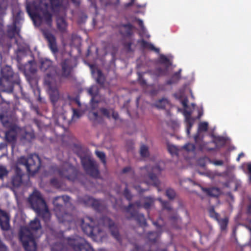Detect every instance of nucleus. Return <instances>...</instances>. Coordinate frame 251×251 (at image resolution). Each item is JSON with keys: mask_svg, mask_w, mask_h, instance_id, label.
<instances>
[{"mask_svg": "<svg viewBox=\"0 0 251 251\" xmlns=\"http://www.w3.org/2000/svg\"><path fill=\"white\" fill-rule=\"evenodd\" d=\"M50 3L53 9L58 8L61 5L59 0H41L39 2H34L31 4L27 3L26 11L32 19L38 18L50 27L52 15L49 11L50 8Z\"/></svg>", "mask_w": 251, "mask_h": 251, "instance_id": "obj_1", "label": "nucleus"}, {"mask_svg": "<svg viewBox=\"0 0 251 251\" xmlns=\"http://www.w3.org/2000/svg\"><path fill=\"white\" fill-rule=\"evenodd\" d=\"M42 228L40 220L35 218L30 221L28 226L21 227L19 232L20 240L26 251H36V233Z\"/></svg>", "mask_w": 251, "mask_h": 251, "instance_id": "obj_2", "label": "nucleus"}, {"mask_svg": "<svg viewBox=\"0 0 251 251\" xmlns=\"http://www.w3.org/2000/svg\"><path fill=\"white\" fill-rule=\"evenodd\" d=\"M31 207L41 217L45 222H48L50 218V214L46 203L38 191H34L28 199Z\"/></svg>", "mask_w": 251, "mask_h": 251, "instance_id": "obj_3", "label": "nucleus"}, {"mask_svg": "<svg viewBox=\"0 0 251 251\" xmlns=\"http://www.w3.org/2000/svg\"><path fill=\"white\" fill-rule=\"evenodd\" d=\"M16 165L25 166L29 175L34 176L40 168L41 160L39 156L35 154L28 157L21 156L18 159Z\"/></svg>", "mask_w": 251, "mask_h": 251, "instance_id": "obj_4", "label": "nucleus"}, {"mask_svg": "<svg viewBox=\"0 0 251 251\" xmlns=\"http://www.w3.org/2000/svg\"><path fill=\"white\" fill-rule=\"evenodd\" d=\"M82 165L86 172L93 177H99L100 172L98 165L95 161L91 158L88 154L80 155Z\"/></svg>", "mask_w": 251, "mask_h": 251, "instance_id": "obj_5", "label": "nucleus"}, {"mask_svg": "<svg viewBox=\"0 0 251 251\" xmlns=\"http://www.w3.org/2000/svg\"><path fill=\"white\" fill-rule=\"evenodd\" d=\"M24 175V173L20 167L16 165L14 168V174L6 183V187L13 191L19 188L23 184V177Z\"/></svg>", "mask_w": 251, "mask_h": 251, "instance_id": "obj_6", "label": "nucleus"}, {"mask_svg": "<svg viewBox=\"0 0 251 251\" xmlns=\"http://www.w3.org/2000/svg\"><path fill=\"white\" fill-rule=\"evenodd\" d=\"M17 119L11 110L7 107H1L0 111V121L5 128L18 126Z\"/></svg>", "mask_w": 251, "mask_h": 251, "instance_id": "obj_7", "label": "nucleus"}, {"mask_svg": "<svg viewBox=\"0 0 251 251\" xmlns=\"http://www.w3.org/2000/svg\"><path fill=\"white\" fill-rule=\"evenodd\" d=\"M68 244L75 251H94L87 242L83 238L78 236L68 238Z\"/></svg>", "mask_w": 251, "mask_h": 251, "instance_id": "obj_8", "label": "nucleus"}, {"mask_svg": "<svg viewBox=\"0 0 251 251\" xmlns=\"http://www.w3.org/2000/svg\"><path fill=\"white\" fill-rule=\"evenodd\" d=\"M162 169L158 165H156L152 167L147 168V174L145 175V178L147 180V183L152 184L156 187H158L160 182L158 179V176L161 174Z\"/></svg>", "mask_w": 251, "mask_h": 251, "instance_id": "obj_9", "label": "nucleus"}, {"mask_svg": "<svg viewBox=\"0 0 251 251\" xmlns=\"http://www.w3.org/2000/svg\"><path fill=\"white\" fill-rule=\"evenodd\" d=\"M45 84L49 90L50 100L53 105L59 99V93L57 89L56 79L47 76L45 80Z\"/></svg>", "mask_w": 251, "mask_h": 251, "instance_id": "obj_10", "label": "nucleus"}, {"mask_svg": "<svg viewBox=\"0 0 251 251\" xmlns=\"http://www.w3.org/2000/svg\"><path fill=\"white\" fill-rule=\"evenodd\" d=\"M58 174L62 178L74 181L76 178L77 171L75 168L68 164H64L58 169Z\"/></svg>", "mask_w": 251, "mask_h": 251, "instance_id": "obj_11", "label": "nucleus"}, {"mask_svg": "<svg viewBox=\"0 0 251 251\" xmlns=\"http://www.w3.org/2000/svg\"><path fill=\"white\" fill-rule=\"evenodd\" d=\"M98 225L99 226L108 227L112 236L117 241L120 240L118 226L111 219L107 217H102L99 219Z\"/></svg>", "mask_w": 251, "mask_h": 251, "instance_id": "obj_12", "label": "nucleus"}, {"mask_svg": "<svg viewBox=\"0 0 251 251\" xmlns=\"http://www.w3.org/2000/svg\"><path fill=\"white\" fill-rule=\"evenodd\" d=\"M134 206V204L130 203L128 207L126 208L127 214L126 215V218L129 220L134 219L140 226H146L147 222L143 214L138 213L136 210H131Z\"/></svg>", "mask_w": 251, "mask_h": 251, "instance_id": "obj_13", "label": "nucleus"}, {"mask_svg": "<svg viewBox=\"0 0 251 251\" xmlns=\"http://www.w3.org/2000/svg\"><path fill=\"white\" fill-rule=\"evenodd\" d=\"M41 70L46 73L44 78V80L47 76H50L53 79H56V75L57 74V67L52 64L51 60L48 59H45L41 61Z\"/></svg>", "mask_w": 251, "mask_h": 251, "instance_id": "obj_14", "label": "nucleus"}, {"mask_svg": "<svg viewBox=\"0 0 251 251\" xmlns=\"http://www.w3.org/2000/svg\"><path fill=\"white\" fill-rule=\"evenodd\" d=\"M61 70L60 76L64 78H71L73 77L74 66L73 61L69 59H66L61 63Z\"/></svg>", "mask_w": 251, "mask_h": 251, "instance_id": "obj_15", "label": "nucleus"}, {"mask_svg": "<svg viewBox=\"0 0 251 251\" xmlns=\"http://www.w3.org/2000/svg\"><path fill=\"white\" fill-rule=\"evenodd\" d=\"M20 83V80L16 82L13 79L0 78V87L1 90L9 93L13 92L14 86H17L22 91V88Z\"/></svg>", "mask_w": 251, "mask_h": 251, "instance_id": "obj_16", "label": "nucleus"}, {"mask_svg": "<svg viewBox=\"0 0 251 251\" xmlns=\"http://www.w3.org/2000/svg\"><path fill=\"white\" fill-rule=\"evenodd\" d=\"M7 128L8 130L5 132L4 138L5 141L7 143L11 145L12 148H13L17 142V135L19 134L20 127L17 126Z\"/></svg>", "mask_w": 251, "mask_h": 251, "instance_id": "obj_17", "label": "nucleus"}, {"mask_svg": "<svg viewBox=\"0 0 251 251\" xmlns=\"http://www.w3.org/2000/svg\"><path fill=\"white\" fill-rule=\"evenodd\" d=\"M100 88L98 85H93L86 89L87 93L91 97L90 104L92 109L97 108L100 102V100H97L96 97L99 95Z\"/></svg>", "mask_w": 251, "mask_h": 251, "instance_id": "obj_18", "label": "nucleus"}, {"mask_svg": "<svg viewBox=\"0 0 251 251\" xmlns=\"http://www.w3.org/2000/svg\"><path fill=\"white\" fill-rule=\"evenodd\" d=\"M81 228L86 235L92 236L94 235V232L96 228L95 224L92 218L86 217L81 220Z\"/></svg>", "mask_w": 251, "mask_h": 251, "instance_id": "obj_19", "label": "nucleus"}, {"mask_svg": "<svg viewBox=\"0 0 251 251\" xmlns=\"http://www.w3.org/2000/svg\"><path fill=\"white\" fill-rule=\"evenodd\" d=\"M0 78L13 79L16 82L20 80L19 74L14 73L11 67L8 65L1 68Z\"/></svg>", "mask_w": 251, "mask_h": 251, "instance_id": "obj_20", "label": "nucleus"}, {"mask_svg": "<svg viewBox=\"0 0 251 251\" xmlns=\"http://www.w3.org/2000/svg\"><path fill=\"white\" fill-rule=\"evenodd\" d=\"M43 35L48 42L49 48L54 55L58 52L56 37L49 31H44Z\"/></svg>", "mask_w": 251, "mask_h": 251, "instance_id": "obj_21", "label": "nucleus"}, {"mask_svg": "<svg viewBox=\"0 0 251 251\" xmlns=\"http://www.w3.org/2000/svg\"><path fill=\"white\" fill-rule=\"evenodd\" d=\"M10 219L9 213L0 208V227L2 230L8 231L10 229Z\"/></svg>", "mask_w": 251, "mask_h": 251, "instance_id": "obj_22", "label": "nucleus"}, {"mask_svg": "<svg viewBox=\"0 0 251 251\" xmlns=\"http://www.w3.org/2000/svg\"><path fill=\"white\" fill-rule=\"evenodd\" d=\"M20 135V140L24 144L27 142H30L33 139L35 138L34 133L31 130H27L25 128L20 127L19 131Z\"/></svg>", "mask_w": 251, "mask_h": 251, "instance_id": "obj_23", "label": "nucleus"}, {"mask_svg": "<svg viewBox=\"0 0 251 251\" xmlns=\"http://www.w3.org/2000/svg\"><path fill=\"white\" fill-rule=\"evenodd\" d=\"M192 111L184 109L183 112L185 117V123L186 126V132L188 135L190 134V129L194 125L196 118L192 117Z\"/></svg>", "mask_w": 251, "mask_h": 251, "instance_id": "obj_24", "label": "nucleus"}, {"mask_svg": "<svg viewBox=\"0 0 251 251\" xmlns=\"http://www.w3.org/2000/svg\"><path fill=\"white\" fill-rule=\"evenodd\" d=\"M70 198L68 196H57L53 200L54 209L55 211H61L63 208V204L69 201Z\"/></svg>", "mask_w": 251, "mask_h": 251, "instance_id": "obj_25", "label": "nucleus"}, {"mask_svg": "<svg viewBox=\"0 0 251 251\" xmlns=\"http://www.w3.org/2000/svg\"><path fill=\"white\" fill-rule=\"evenodd\" d=\"M201 190L207 195L211 197H218L220 194V190L216 187L204 188L201 187Z\"/></svg>", "mask_w": 251, "mask_h": 251, "instance_id": "obj_26", "label": "nucleus"}, {"mask_svg": "<svg viewBox=\"0 0 251 251\" xmlns=\"http://www.w3.org/2000/svg\"><path fill=\"white\" fill-rule=\"evenodd\" d=\"M26 80L29 82L30 85L35 86L37 84L39 79V76L37 73H25L24 74Z\"/></svg>", "mask_w": 251, "mask_h": 251, "instance_id": "obj_27", "label": "nucleus"}, {"mask_svg": "<svg viewBox=\"0 0 251 251\" xmlns=\"http://www.w3.org/2000/svg\"><path fill=\"white\" fill-rule=\"evenodd\" d=\"M119 29L121 34L124 36H130L132 34V27L130 24L122 25Z\"/></svg>", "mask_w": 251, "mask_h": 251, "instance_id": "obj_28", "label": "nucleus"}, {"mask_svg": "<svg viewBox=\"0 0 251 251\" xmlns=\"http://www.w3.org/2000/svg\"><path fill=\"white\" fill-rule=\"evenodd\" d=\"M19 33V29L17 28L15 24L8 26L7 34L10 38H12Z\"/></svg>", "mask_w": 251, "mask_h": 251, "instance_id": "obj_29", "label": "nucleus"}, {"mask_svg": "<svg viewBox=\"0 0 251 251\" xmlns=\"http://www.w3.org/2000/svg\"><path fill=\"white\" fill-rule=\"evenodd\" d=\"M56 22L58 30L61 32H64L67 27V24L65 19L63 17H59L57 18Z\"/></svg>", "mask_w": 251, "mask_h": 251, "instance_id": "obj_30", "label": "nucleus"}, {"mask_svg": "<svg viewBox=\"0 0 251 251\" xmlns=\"http://www.w3.org/2000/svg\"><path fill=\"white\" fill-rule=\"evenodd\" d=\"M37 70L36 68V66L35 64L32 62L29 61L28 63L26 64L25 68L24 71V74L25 73H27V74L29 73H37Z\"/></svg>", "mask_w": 251, "mask_h": 251, "instance_id": "obj_31", "label": "nucleus"}, {"mask_svg": "<svg viewBox=\"0 0 251 251\" xmlns=\"http://www.w3.org/2000/svg\"><path fill=\"white\" fill-rule=\"evenodd\" d=\"M174 96L176 97V99L180 100V102L185 108L188 107L187 103L188 100L186 98H185L184 96L183 92H180L179 93H176L174 94Z\"/></svg>", "mask_w": 251, "mask_h": 251, "instance_id": "obj_32", "label": "nucleus"}, {"mask_svg": "<svg viewBox=\"0 0 251 251\" xmlns=\"http://www.w3.org/2000/svg\"><path fill=\"white\" fill-rule=\"evenodd\" d=\"M169 104V101L167 99L162 98L156 101L154 103V106L159 109H164Z\"/></svg>", "mask_w": 251, "mask_h": 251, "instance_id": "obj_33", "label": "nucleus"}, {"mask_svg": "<svg viewBox=\"0 0 251 251\" xmlns=\"http://www.w3.org/2000/svg\"><path fill=\"white\" fill-rule=\"evenodd\" d=\"M96 81L100 85L99 87L100 88L104 86L105 78L101 72L100 70L97 71V77L96 78Z\"/></svg>", "mask_w": 251, "mask_h": 251, "instance_id": "obj_34", "label": "nucleus"}, {"mask_svg": "<svg viewBox=\"0 0 251 251\" xmlns=\"http://www.w3.org/2000/svg\"><path fill=\"white\" fill-rule=\"evenodd\" d=\"M143 207L148 209L150 208L154 202V199L151 197H146L144 198Z\"/></svg>", "mask_w": 251, "mask_h": 251, "instance_id": "obj_35", "label": "nucleus"}, {"mask_svg": "<svg viewBox=\"0 0 251 251\" xmlns=\"http://www.w3.org/2000/svg\"><path fill=\"white\" fill-rule=\"evenodd\" d=\"M8 6V0H0V14H6V11Z\"/></svg>", "mask_w": 251, "mask_h": 251, "instance_id": "obj_36", "label": "nucleus"}, {"mask_svg": "<svg viewBox=\"0 0 251 251\" xmlns=\"http://www.w3.org/2000/svg\"><path fill=\"white\" fill-rule=\"evenodd\" d=\"M180 72L181 70H179L178 72H176L171 78L167 81V83L168 84H172L177 82L180 78Z\"/></svg>", "mask_w": 251, "mask_h": 251, "instance_id": "obj_37", "label": "nucleus"}, {"mask_svg": "<svg viewBox=\"0 0 251 251\" xmlns=\"http://www.w3.org/2000/svg\"><path fill=\"white\" fill-rule=\"evenodd\" d=\"M140 154L142 157H148L149 155L148 147L145 145H142L140 147Z\"/></svg>", "mask_w": 251, "mask_h": 251, "instance_id": "obj_38", "label": "nucleus"}, {"mask_svg": "<svg viewBox=\"0 0 251 251\" xmlns=\"http://www.w3.org/2000/svg\"><path fill=\"white\" fill-rule=\"evenodd\" d=\"M160 61L161 64L164 65L166 67L168 68L171 65V63L169 59L164 55L161 54L160 56Z\"/></svg>", "mask_w": 251, "mask_h": 251, "instance_id": "obj_39", "label": "nucleus"}, {"mask_svg": "<svg viewBox=\"0 0 251 251\" xmlns=\"http://www.w3.org/2000/svg\"><path fill=\"white\" fill-rule=\"evenodd\" d=\"M52 251H65V248L61 243L54 244L52 248Z\"/></svg>", "mask_w": 251, "mask_h": 251, "instance_id": "obj_40", "label": "nucleus"}, {"mask_svg": "<svg viewBox=\"0 0 251 251\" xmlns=\"http://www.w3.org/2000/svg\"><path fill=\"white\" fill-rule=\"evenodd\" d=\"M92 116H90V118L93 122L96 123H100L102 121V118L101 116H99L97 112H92L91 113Z\"/></svg>", "mask_w": 251, "mask_h": 251, "instance_id": "obj_41", "label": "nucleus"}, {"mask_svg": "<svg viewBox=\"0 0 251 251\" xmlns=\"http://www.w3.org/2000/svg\"><path fill=\"white\" fill-rule=\"evenodd\" d=\"M166 195L169 199L172 200L175 198L176 196V193L174 190L172 188H169L167 189L166 191Z\"/></svg>", "mask_w": 251, "mask_h": 251, "instance_id": "obj_42", "label": "nucleus"}, {"mask_svg": "<svg viewBox=\"0 0 251 251\" xmlns=\"http://www.w3.org/2000/svg\"><path fill=\"white\" fill-rule=\"evenodd\" d=\"M158 236L156 232H149L147 234V237L149 240L151 242H155Z\"/></svg>", "mask_w": 251, "mask_h": 251, "instance_id": "obj_43", "label": "nucleus"}, {"mask_svg": "<svg viewBox=\"0 0 251 251\" xmlns=\"http://www.w3.org/2000/svg\"><path fill=\"white\" fill-rule=\"evenodd\" d=\"M8 173V171L5 166L0 165V179L2 180L4 176H7Z\"/></svg>", "mask_w": 251, "mask_h": 251, "instance_id": "obj_44", "label": "nucleus"}, {"mask_svg": "<svg viewBox=\"0 0 251 251\" xmlns=\"http://www.w3.org/2000/svg\"><path fill=\"white\" fill-rule=\"evenodd\" d=\"M142 45L144 47L148 48L151 50L155 51L156 52L158 53L159 52V49L156 48L155 47H154V46L152 44L149 43L144 40L142 41Z\"/></svg>", "mask_w": 251, "mask_h": 251, "instance_id": "obj_45", "label": "nucleus"}, {"mask_svg": "<svg viewBox=\"0 0 251 251\" xmlns=\"http://www.w3.org/2000/svg\"><path fill=\"white\" fill-rule=\"evenodd\" d=\"M95 153L97 157L100 159L102 163L105 165L106 164V157L105 153L102 151H96Z\"/></svg>", "mask_w": 251, "mask_h": 251, "instance_id": "obj_46", "label": "nucleus"}, {"mask_svg": "<svg viewBox=\"0 0 251 251\" xmlns=\"http://www.w3.org/2000/svg\"><path fill=\"white\" fill-rule=\"evenodd\" d=\"M167 67H165L164 68H162L161 67H158L157 68L156 70V74L158 76H162L165 75L167 73L168 70Z\"/></svg>", "mask_w": 251, "mask_h": 251, "instance_id": "obj_47", "label": "nucleus"}, {"mask_svg": "<svg viewBox=\"0 0 251 251\" xmlns=\"http://www.w3.org/2000/svg\"><path fill=\"white\" fill-rule=\"evenodd\" d=\"M208 123L204 122L199 124L198 130L200 131H206L208 129Z\"/></svg>", "mask_w": 251, "mask_h": 251, "instance_id": "obj_48", "label": "nucleus"}, {"mask_svg": "<svg viewBox=\"0 0 251 251\" xmlns=\"http://www.w3.org/2000/svg\"><path fill=\"white\" fill-rule=\"evenodd\" d=\"M100 112L104 115L107 118L109 119L110 118V112L111 110H108L105 108H100Z\"/></svg>", "mask_w": 251, "mask_h": 251, "instance_id": "obj_49", "label": "nucleus"}, {"mask_svg": "<svg viewBox=\"0 0 251 251\" xmlns=\"http://www.w3.org/2000/svg\"><path fill=\"white\" fill-rule=\"evenodd\" d=\"M209 213L210 217L217 219L219 216L218 214L215 211L214 206H211L209 208Z\"/></svg>", "mask_w": 251, "mask_h": 251, "instance_id": "obj_50", "label": "nucleus"}, {"mask_svg": "<svg viewBox=\"0 0 251 251\" xmlns=\"http://www.w3.org/2000/svg\"><path fill=\"white\" fill-rule=\"evenodd\" d=\"M228 223V220L226 218L223 219L219 221L222 230H224L226 228Z\"/></svg>", "mask_w": 251, "mask_h": 251, "instance_id": "obj_51", "label": "nucleus"}, {"mask_svg": "<svg viewBox=\"0 0 251 251\" xmlns=\"http://www.w3.org/2000/svg\"><path fill=\"white\" fill-rule=\"evenodd\" d=\"M133 44V42L131 41L125 42L124 43V47L125 49L128 52H130L132 51L131 49V45Z\"/></svg>", "mask_w": 251, "mask_h": 251, "instance_id": "obj_52", "label": "nucleus"}, {"mask_svg": "<svg viewBox=\"0 0 251 251\" xmlns=\"http://www.w3.org/2000/svg\"><path fill=\"white\" fill-rule=\"evenodd\" d=\"M184 149L188 151H194L195 149V146L193 144H187L184 146Z\"/></svg>", "mask_w": 251, "mask_h": 251, "instance_id": "obj_53", "label": "nucleus"}, {"mask_svg": "<svg viewBox=\"0 0 251 251\" xmlns=\"http://www.w3.org/2000/svg\"><path fill=\"white\" fill-rule=\"evenodd\" d=\"M124 194L127 200H128V201H130L131 200L132 196L127 188H125Z\"/></svg>", "mask_w": 251, "mask_h": 251, "instance_id": "obj_54", "label": "nucleus"}, {"mask_svg": "<svg viewBox=\"0 0 251 251\" xmlns=\"http://www.w3.org/2000/svg\"><path fill=\"white\" fill-rule=\"evenodd\" d=\"M162 202V206L164 209H167L168 211H171L172 208L171 205L169 204V202L166 201H162L161 200H159Z\"/></svg>", "mask_w": 251, "mask_h": 251, "instance_id": "obj_55", "label": "nucleus"}, {"mask_svg": "<svg viewBox=\"0 0 251 251\" xmlns=\"http://www.w3.org/2000/svg\"><path fill=\"white\" fill-rule=\"evenodd\" d=\"M50 183L56 187H59L60 186V183L57 179L53 178L50 180Z\"/></svg>", "mask_w": 251, "mask_h": 251, "instance_id": "obj_56", "label": "nucleus"}, {"mask_svg": "<svg viewBox=\"0 0 251 251\" xmlns=\"http://www.w3.org/2000/svg\"><path fill=\"white\" fill-rule=\"evenodd\" d=\"M0 251H8L7 247L0 239Z\"/></svg>", "mask_w": 251, "mask_h": 251, "instance_id": "obj_57", "label": "nucleus"}, {"mask_svg": "<svg viewBox=\"0 0 251 251\" xmlns=\"http://www.w3.org/2000/svg\"><path fill=\"white\" fill-rule=\"evenodd\" d=\"M211 163L216 166H222L224 164V162L222 160H214Z\"/></svg>", "mask_w": 251, "mask_h": 251, "instance_id": "obj_58", "label": "nucleus"}, {"mask_svg": "<svg viewBox=\"0 0 251 251\" xmlns=\"http://www.w3.org/2000/svg\"><path fill=\"white\" fill-rule=\"evenodd\" d=\"M112 113V117L115 120H117L119 118V114L117 112L114 111L113 109H111Z\"/></svg>", "mask_w": 251, "mask_h": 251, "instance_id": "obj_59", "label": "nucleus"}, {"mask_svg": "<svg viewBox=\"0 0 251 251\" xmlns=\"http://www.w3.org/2000/svg\"><path fill=\"white\" fill-rule=\"evenodd\" d=\"M133 187L140 193H143L145 191V190L142 189L141 186L139 185H134Z\"/></svg>", "mask_w": 251, "mask_h": 251, "instance_id": "obj_60", "label": "nucleus"}, {"mask_svg": "<svg viewBox=\"0 0 251 251\" xmlns=\"http://www.w3.org/2000/svg\"><path fill=\"white\" fill-rule=\"evenodd\" d=\"M248 170L249 174V181L251 182V164L248 165Z\"/></svg>", "mask_w": 251, "mask_h": 251, "instance_id": "obj_61", "label": "nucleus"}, {"mask_svg": "<svg viewBox=\"0 0 251 251\" xmlns=\"http://www.w3.org/2000/svg\"><path fill=\"white\" fill-rule=\"evenodd\" d=\"M246 212L248 215H251V200L250 203L247 206Z\"/></svg>", "mask_w": 251, "mask_h": 251, "instance_id": "obj_62", "label": "nucleus"}, {"mask_svg": "<svg viewBox=\"0 0 251 251\" xmlns=\"http://www.w3.org/2000/svg\"><path fill=\"white\" fill-rule=\"evenodd\" d=\"M7 144L5 142H2L0 143V150H2L7 148Z\"/></svg>", "mask_w": 251, "mask_h": 251, "instance_id": "obj_63", "label": "nucleus"}, {"mask_svg": "<svg viewBox=\"0 0 251 251\" xmlns=\"http://www.w3.org/2000/svg\"><path fill=\"white\" fill-rule=\"evenodd\" d=\"M194 140L196 143H199L200 141V137L199 135V133H198L194 136Z\"/></svg>", "mask_w": 251, "mask_h": 251, "instance_id": "obj_64", "label": "nucleus"}]
</instances>
